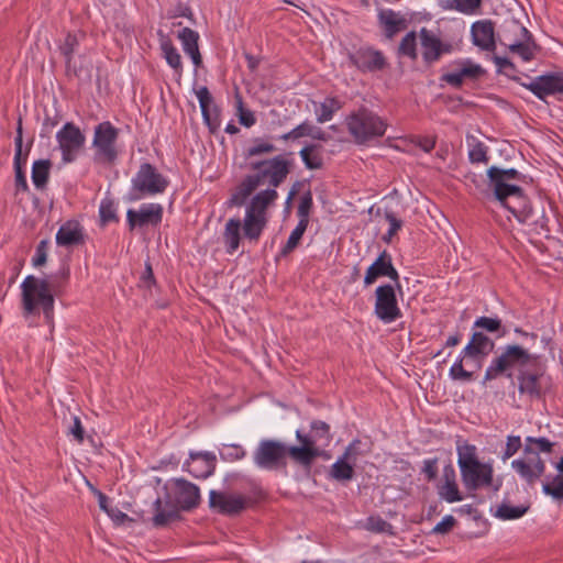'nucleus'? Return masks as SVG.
Segmentation results:
<instances>
[{
    "instance_id": "1",
    "label": "nucleus",
    "mask_w": 563,
    "mask_h": 563,
    "mask_svg": "<svg viewBox=\"0 0 563 563\" xmlns=\"http://www.w3.org/2000/svg\"><path fill=\"white\" fill-rule=\"evenodd\" d=\"M291 167L292 162L283 154L268 159L251 161L249 168L254 173L246 175L235 187L228 205L230 207H242L260 186L267 185V188L276 190L287 179Z\"/></svg>"
},
{
    "instance_id": "2",
    "label": "nucleus",
    "mask_w": 563,
    "mask_h": 563,
    "mask_svg": "<svg viewBox=\"0 0 563 563\" xmlns=\"http://www.w3.org/2000/svg\"><path fill=\"white\" fill-rule=\"evenodd\" d=\"M164 496L153 503V526L163 528L180 518V511H190L200 504L199 487L185 479L172 478L163 487Z\"/></svg>"
},
{
    "instance_id": "3",
    "label": "nucleus",
    "mask_w": 563,
    "mask_h": 563,
    "mask_svg": "<svg viewBox=\"0 0 563 563\" xmlns=\"http://www.w3.org/2000/svg\"><path fill=\"white\" fill-rule=\"evenodd\" d=\"M21 310L25 320L42 312L46 323L54 318L56 285L49 277L27 275L20 285Z\"/></svg>"
},
{
    "instance_id": "4",
    "label": "nucleus",
    "mask_w": 563,
    "mask_h": 563,
    "mask_svg": "<svg viewBox=\"0 0 563 563\" xmlns=\"http://www.w3.org/2000/svg\"><path fill=\"white\" fill-rule=\"evenodd\" d=\"M300 445H291V460L300 465L309 466L321 455V446H328L332 441L330 426L321 420L310 423L309 432L296 431Z\"/></svg>"
},
{
    "instance_id": "5",
    "label": "nucleus",
    "mask_w": 563,
    "mask_h": 563,
    "mask_svg": "<svg viewBox=\"0 0 563 563\" xmlns=\"http://www.w3.org/2000/svg\"><path fill=\"white\" fill-rule=\"evenodd\" d=\"M537 361V356L517 344H508L501 347L499 355L494 357L485 371L483 384L494 380L501 375L512 378V369L525 368Z\"/></svg>"
},
{
    "instance_id": "6",
    "label": "nucleus",
    "mask_w": 563,
    "mask_h": 563,
    "mask_svg": "<svg viewBox=\"0 0 563 563\" xmlns=\"http://www.w3.org/2000/svg\"><path fill=\"white\" fill-rule=\"evenodd\" d=\"M345 123L349 133L358 145L367 144L382 137L387 130L385 119L365 107L349 114Z\"/></svg>"
},
{
    "instance_id": "7",
    "label": "nucleus",
    "mask_w": 563,
    "mask_h": 563,
    "mask_svg": "<svg viewBox=\"0 0 563 563\" xmlns=\"http://www.w3.org/2000/svg\"><path fill=\"white\" fill-rule=\"evenodd\" d=\"M169 180L151 163H142L131 179L129 201H139L165 192Z\"/></svg>"
},
{
    "instance_id": "8",
    "label": "nucleus",
    "mask_w": 563,
    "mask_h": 563,
    "mask_svg": "<svg viewBox=\"0 0 563 563\" xmlns=\"http://www.w3.org/2000/svg\"><path fill=\"white\" fill-rule=\"evenodd\" d=\"M520 223L531 225L537 234L549 233V219L545 216L544 207L541 206L537 210L529 199L525 196L523 190L514 196L510 200L503 205Z\"/></svg>"
},
{
    "instance_id": "9",
    "label": "nucleus",
    "mask_w": 563,
    "mask_h": 563,
    "mask_svg": "<svg viewBox=\"0 0 563 563\" xmlns=\"http://www.w3.org/2000/svg\"><path fill=\"white\" fill-rule=\"evenodd\" d=\"M288 456L291 459V445L272 439L261 440L252 455L254 464L265 471L285 468Z\"/></svg>"
},
{
    "instance_id": "10",
    "label": "nucleus",
    "mask_w": 563,
    "mask_h": 563,
    "mask_svg": "<svg viewBox=\"0 0 563 563\" xmlns=\"http://www.w3.org/2000/svg\"><path fill=\"white\" fill-rule=\"evenodd\" d=\"M120 131L110 121H102L93 129L95 161L112 164L119 156L117 142Z\"/></svg>"
},
{
    "instance_id": "11",
    "label": "nucleus",
    "mask_w": 563,
    "mask_h": 563,
    "mask_svg": "<svg viewBox=\"0 0 563 563\" xmlns=\"http://www.w3.org/2000/svg\"><path fill=\"white\" fill-rule=\"evenodd\" d=\"M518 393L530 401L541 399L548 388L544 368L536 362L517 373Z\"/></svg>"
},
{
    "instance_id": "12",
    "label": "nucleus",
    "mask_w": 563,
    "mask_h": 563,
    "mask_svg": "<svg viewBox=\"0 0 563 563\" xmlns=\"http://www.w3.org/2000/svg\"><path fill=\"white\" fill-rule=\"evenodd\" d=\"M374 314L384 324L393 323L402 317L395 285L383 284L375 289Z\"/></svg>"
},
{
    "instance_id": "13",
    "label": "nucleus",
    "mask_w": 563,
    "mask_h": 563,
    "mask_svg": "<svg viewBox=\"0 0 563 563\" xmlns=\"http://www.w3.org/2000/svg\"><path fill=\"white\" fill-rule=\"evenodd\" d=\"M56 141L62 152V161L68 164L77 159L86 143V136L75 123L67 122L56 133Z\"/></svg>"
},
{
    "instance_id": "14",
    "label": "nucleus",
    "mask_w": 563,
    "mask_h": 563,
    "mask_svg": "<svg viewBox=\"0 0 563 563\" xmlns=\"http://www.w3.org/2000/svg\"><path fill=\"white\" fill-rule=\"evenodd\" d=\"M511 468L522 482L534 486L545 473V461L528 448L523 449L518 459L511 461Z\"/></svg>"
},
{
    "instance_id": "15",
    "label": "nucleus",
    "mask_w": 563,
    "mask_h": 563,
    "mask_svg": "<svg viewBox=\"0 0 563 563\" xmlns=\"http://www.w3.org/2000/svg\"><path fill=\"white\" fill-rule=\"evenodd\" d=\"M461 478L464 487L470 492L481 488L492 487L494 492H498L501 482L494 483V468L490 463L479 462L474 466L461 472Z\"/></svg>"
},
{
    "instance_id": "16",
    "label": "nucleus",
    "mask_w": 563,
    "mask_h": 563,
    "mask_svg": "<svg viewBox=\"0 0 563 563\" xmlns=\"http://www.w3.org/2000/svg\"><path fill=\"white\" fill-rule=\"evenodd\" d=\"M247 501L249 498L239 494L218 492L214 489L209 493V507L221 515H239L246 508Z\"/></svg>"
},
{
    "instance_id": "17",
    "label": "nucleus",
    "mask_w": 563,
    "mask_h": 563,
    "mask_svg": "<svg viewBox=\"0 0 563 563\" xmlns=\"http://www.w3.org/2000/svg\"><path fill=\"white\" fill-rule=\"evenodd\" d=\"M380 277H388L401 290L399 273L393 264L391 255L386 250L367 268L364 276V285L366 287L371 286Z\"/></svg>"
},
{
    "instance_id": "18",
    "label": "nucleus",
    "mask_w": 563,
    "mask_h": 563,
    "mask_svg": "<svg viewBox=\"0 0 563 563\" xmlns=\"http://www.w3.org/2000/svg\"><path fill=\"white\" fill-rule=\"evenodd\" d=\"M351 63L363 73H375L387 66L383 52L372 46H362L349 54Z\"/></svg>"
},
{
    "instance_id": "19",
    "label": "nucleus",
    "mask_w": 563,
    "mask_h": 563,
    "mask_svg": "<svg viewBox=\"0 0 563 563\" xmlns=\"http://www.w3.org/2000/svg\"><path fill=\"white\" fill-rule=\"evenodd\" d=\"M163 206L161 203H143L139 210L129 209L126 221L130 230L143 228L146 225H158L163 220Z\"/></svg>"
},
{
    "instance_id": "20",
    "label": "nucleus",
    "mask_w": 563,
    "mask_h": 563,
    "mask_svg": "<svg viewBox=\"0 0 563 563\" xmlns=\"http://www.w3.org/2000/svg\"><path fill=\"white\" fill-rule=\"evenodd\" d=\"M538 99L545 100L548 96L563 93V73H550L532 79L529 84H522Z\"/></svg>"
},
{
    "instance_id": "21",
    "label": "nucleus",
    "mask_w": 563,
    "mask_h": 563,
    "mask_svg": "<svg viewBox=\"0 0 563 563\" xmlns=\"http://www.w3.org/2000/svg\"><path fill=\"white\" fill-rule=\"evenodd\" d=\"M419 37L422 59L427 65L438 62L443 54L451 52V45L443 43L433 31L422 27Z\"/></svg>"
},
{
    "instance_id": "22",
    "label": "nucleus",
    "mask_w": 563,
    "mask_h": 563,
    "mask_svg": "<svg viewBox=\"0 0 563 563\" xmlns=\"http://www.w3.org/2000/svg\"><path fill=\"white\" fill-rule=\"evenodd\" d=\"M195 95L199 101L201 115L205 124L211 132H216L221 124L220 110L214 104L213 97L208 87L200 86L194 89Z\"/></svg>"
},
{
    "instance_id": "23",
    "label": "nucleus",
    "mask_w": 563,
    "mask_h": 563,
    "mask_svg": "<svg viewBox=\"0 0 563 563\" xmlns=\"http://www.w3.org/2000/svg\"><path fill=\"white\" fill-rule=\"evenodd\" d=\"M216 463L212 452H191L183 468L196 478H207L213 474Z\"/></svg>"
},
{
    "instance_id": "24",
    "label": "nucleus",
    "mask_w": 563,
    "mask_h": 563,
    "mask_svg": "<svg viewBox=\"0 0 563 563\" xmlns=\"http://www.w3.org/2000/svg\"><path fill=\"white\" fill-rule=\"evenodd\" d=\"M56 244L63 247H75L85 244L86 233L81 223L77 220L64 222L55 236Z\"/></svg>"
},
{
    "instance_id": "25",
    "label": "nucleus",
    "mask_w": 563,
    "mask_h": 563,
    "mask_svg": "<svg viewBox=\"0 0 563 563\" xmlns=\"http://www.w3.org/2000/svg\"><path fill=\"white\" fill-rule=\"evenodd\" d=\"M495 349V342L483 331H474L470 342L462 350V356L472 360H482L488 356Z\"/></svg>"
},
{
    "instance_id": "26",
    "label": "nucleus",
    "mask_w": 563,
    "mask_h": 563,
    "mask_svg": "<svg viewBox=\"0 0 563 563\" xmlns=\"http://www.w3.org/2000/svg\"><path fill=\"white\" fill-rule=\"evenodd\" d=\"M471 35L474 45L483 51H495V27L490 20H481L472 24Z\"/></svg>"
},
{
    "instance_id": "27",
    "label": "nucleus",
    "mask_w": 563,
    "mask_h": 563,
    "mask_svg": "<svg viewBox=\"0 0 563 563\" xmlns=\"http://www.w3.org/2000/svg\"><path fill=\"white\" fill-rule=\"evenodd\" d=\"M438 494L446 503H456L463 499L456 484V473L454 467L449 464L443 467L442 481L438 485Z\"/></svg>"
},
{
    "instance_id": "28",
    "label": "nucleus",
    "mask_w": 563,
    "mask_h": 563,
    "mask_svg": "<svg viewBox=\"0 0 563 563\" xmlns=\"http://www.w3.org/2000/svg\"><path fill=\"white\" fill-rule=\"evenodd\" d=\"M529 37V30L515 19L506 20L497 33L499 43L507 48L514 46L518 41Z\"/></svg>"
},
{
    "instance_id": "29",
    "label": "nucleus",
    "mask_w": 563,
    "mask_h": 563,
    "mask_svg": "<svg viewBox=\"0 0 563 563\" xmlns=\"http://www.w3.org/2000/svg\"><path fill=\"white\" fill-rule=\"evenodd\" d=\"M15 144V153L13 159V166L15 172V186L18 189L22 191H26L29 189V185L26 181V176L23 170V167L26 165V155H22V120H19L16 128V136L14 140Z\"/></svg>"
},
{
    "instance_id": "30",
    "label": "nucleus",
    "mask_w": 563,
    "mask_h": 563,
    "mask_svg": "<svg viewBox=\"0 0 563 563\" xmlns=\"http://www.w3.org/2000/svg\"><path fill=\"white\" fill-rule=\"evenodd\" d=\"M378 22L385 36L389 40L407 27V20L391 9H382L378 12Z\"/></svg>"
},
{
    "instance_id": "31",
    "label": "nucleus",
    "mask_w": 563,
    "mask_h": 563,
    "mask_svg": "<svg viewBox=\"0 0 563 563\" xmlns=\"http://www.w3.org/2000/svg\"><path fill=\"white\" fill-rule=\"evenodd\" d=\"M278 199L277 190L266 188L255 194L246 206L245 212L267 217V208Z\"/></svg>"
},
{
    "instance_id": "32",
    "label": "nucleus",
    "mask_w": 563,
    "mask_h": 563,
    "mask_svg": "<svg viewBox=\"0 0 563 563\" xmlns=\"http://www.w3.org/2000/svg\"><path fill=\"white\" fill-rule=\"evenodd\" d=\"M178 38L184 52L191 58L194 65L200 67L202 58L198 46L199 33L190 27H184L178 33Z\"/></svg>"
},
{
    "instance_id": "33",
    "label": "nucleus",
    "mask_w": 563,
    "mask_h": 563,
    "mask_svg": "<svg viewBox=\"0 0 563 563\" xmlns=\"http://www.w3.org/2000/svg\"><path fill=\"white\" fill-rule=\"evenodd\" d=\"M489 187L493 189L495 198L501 203L505 205L508 200H510L514 196L520 194V188L517 185L510 184L508 180L498 177L497 175L488 176Z\"/></svg>"
},
{
    "instance_id": "34",
    "label": "nucleus",
    "mask_w": 563,
    "mask_h": 563,
    "mask_svg": "<svg viewBox=\"0 0 563 563\" xmlns=\"http://www.w3.org/2000/svg\"><path fill=\"white\" fill-rule=\"evenodd\" d=\"M268 222L267 217L263 216H255L249 212H245L244 219H243V234L245 239L250 241L257 242L266 228Z\"/></svg>"
},
{
    "instance_id": "35",
    "label": "nucleus",
    "mask_w": 563,
    "mask_h": 563,
    "mask_svg": "<svg viewBox=\"0 0 563 563\" xmlns=\"http://www.w3.org/2000/svg\"><path fill=\"white\" fill-rule=\"evenodd\" d=\"M241 220L239 218H231L227 221L223 231V241L228 254H234L241 241Z\"/></svg>"
},
{
    "instance_id": "36",
    "label": "nucleus",
    "mask_w": 563,
    "mask_h": 563,
    "mask_svg": "<svg viewBox=\"0 0 563 563\" xmlns=\"http://www.w3.org/2000/svg\"><path fill=\"white\" fill-rule=\"evenodd\" d=\"M159 47L163 53V57L166 59V63L174 69L175 74L180 77L183 74L181 56L177 48L174 46L173 42L167 36H165L163 33H159Z\"/></svg>"
},
{
    "instance_id": "37",
    "label": "nucleus",
    "mask_w": 563,
    "mask_h": 563,
    "mask_svg": "<svg viewBox=\"0 0 563 563\" xmlns=\"http://www.w3.org/2000/svg\"><path fill=\"white\" fill-rule=\"evenodd\" d=\"M456 452L460 472L481 462L477 456V448L474 444L467 442L459 444Z\"/></svg>"
},
{
    "instance_id": "38",
    "label": "nucleus",
    "mask_w": 563,
    "mask_h": 563,
    "mask_svg": "<svg viewBox=\"0 0 563 563\" xmlns=\"http://www.w3.org/2000/svg\"><path fill=\"white\" fill-rule=\"evenodd\" d=\"M52 163L49 159H38L32 165V181L36 189L43 190L48 181Z\"/></svg>"
},
{
    "instance_id": "39",
    "label": "nucleus",
    "mask_w": 563,
    "mask_h": 563,
    "mask_svg": "<svg viewBox=\"0 0 563 563\" xmlns=\"http://www.w3.org/2000/svg\"><path fill=\"white\" fill-rule=\"evenodd\" d=\"M353 466L354 464L350 460L343 459L341 455L335 463L332 464L329 475L338 482H349L354 477Z\"/></svg>"
},
{
    "instance_id": "40",
    "label": "nucleus",
    "mask_w": 563,
    "mask_h": 563,
    "mask_svg": "<svg viewBox=\"0 0 563 563\" xmlns=\"http://www.w3.org/2000/svg\"><path fill=\"white\" fill-rule=\"evenodd\" d=\"M473 328L496 334L497 338H503L507 333V329L503 325L501 319L498 317H478L474 321Z\"/></svg>"
},
{
    "instance_id": "41",
    "label": "nucleus",
    "mask_w": 563,
    "mask_h": 563,
    "mask_svg": "<svg viewBox=\"0 0 563 563\" xmlns=\"http://www.w3.org/2000/svg\"><path fill=\"white\" fill-rule=\"evenodd\" d=\"M277 151V147L268 139L256 137L252 140L251 145L245 150L246 158H254L257 156L271 154Z\"/></svg>"
},
{
    "instance_id": "42",
    "label": "nucleus",
    "mask_w": 563,
    "mask_h": 563,
    "mask_svg": "<svg viewBox=\"0 0 563 563\" xmlns=\"http://www.w3.org/2000/svg\"><path fill=\"white\" fill-rule=\"evenodd\" d=\"M342 108L341 102L336 98H327L316 109L317 121L324 123L332 120L334 113Z\"/></svg>"
},
{
    "instance_id": "43",
    "label": "nucleus",
    "mask_w": 563,
    "mask_h": 563,
    "mask_svg": "<svg viewBox=\"0 0 563 563\" xmlns=\"http://www.w3.org/2000/svg\"><path fill=\"white\" fill-rule=\"evenodd\" d=\"M511 53L519 55L522 60L530 62L534 58V52L537 49V45L533 42L532 34L530 33L529 38H522L514 44V46L508 47Z\"/></svg>"
},
{
    "instance_id": "44",
    "label": "nucleus",
    "mask_w": 563,
    "mask_h": 563,
    "mask_svg": "<svg viewBox=\"0 0 563 563\" xmlns=\"http://www.w3.org/2000/svg\"><path fill=\"white\" fill-rule=\"evenodd\" d=\"M529 509V506L517 505L512 506L508 503H501L496 510L495 516L503 520H515L521 518Z\"/></svg>"
},
{
    "instance_id": "45",
    "label": "nucleus",
    "mask_w": 563,
    "mask_h": 563,
    "mask_svg": "<svg viewBox=\"0 0 563 563\" xmlns=\"http://www.w3.org/2000/svg\"><path fill=\"white\" fill-rule=\"evenodd\" d=\"M555 443L544 437H527L523 449H530L531 452L540 455V453H551Z\"/></svg>"
},
{
    "instance_id": "46",
    "label": "nucleus",
    "mask_w": 563,
    "mask_h": 563,
    "mask_svg": "<svg viewBox=\"0 0 563 563\" xmlns=\"http://www.w3.org/2000/svg\"><path fill=\"white\" fill-rule=\"evenodd\" d=\"M464 358H468L467 356H462V352L455 360V362L452 364L449 371V376L452 380L462 382V383H468L474 379L473 373L466 371L463 367V361Z\"/></svg>"
},
{
    "instance_id": "47",
    "label": "nucleus",
    "mask_w": 563,
    "mask_h": 563,
    "mask_svg": "<svg viewBox=\"0 0 563 563\" xmlns=\"http://www.w3.org/2000/svg\"><path fill=\"white\" fill-rule=\"evenodd\" d=\"M398 54L401 56H407L412 60L417 59L418 52L416 32L411 31L402 37L398 47Z\"/></svg>"
},
{
    "instance_id": "48",
    "label": "nucleus",
    "mask_w": 563,
    "mask_h": 563,
    "mask_svg": "<svg viewBox=\"0 0 563 563\" xmlns=\"http://www.w3.org/2000/svg\"><path fill=\"white\" fill-rule=\"evenodd\" d=\"M308 224L309 223H307V222L298 221L296 228L291 231L286 244L280 250L282 255L285 256V255L289 254L298 246L302 235L305 234V232L308 228Z\"/></svg>"
},
{
    "instance_id": "49",
    "label": "nucleus",
    "mask_w": 563,
    "mask_h": 563,
    "mask_svg": "<svg viewBox=\"0 0 563 563\" xmlns=\"http://www.w3.org/2000/svg\"><path fill=\"white\" fill-rule=\"evenodd\" d=\"M317 147H318L317 145L311 144V145L305 146L299 152V155H300L301 161L303 162L305 166L311 170L321 168L322 164H323L322 157L319 154L314 153Z\"/></svg>"
},
{
    "instance_id": "50",
    "label": "nucleus",
    "mask_w": 563,
    "mask_h": 563,
    "mask_svg": "<svg viewBox=\"0 0 563 563\" xmlns=\"http://www.w3.org/2000/svg\"><path fill=\"white\" fill-rule=\"evenodd\" d=\"M219 455L222 461L236 462L245 457L246 451L240 444H222L219 449Z\"/></svg>"
},
{
    "instance_id": "51",
    "label": "nucleus",
    "mask_w": 563,
    "mask_h": 563,
    "mask_svg": "<svg viewBox=\"0 0 563 563\" xmlns=\"http://www.w3.org/2000/svg\"><path fill=\"white\" fill-rule=\"evenodd\" d=\"M79 45L77 36L73 33H67L64 43L59 46L60 54L65 59L66 67H70V63L74 58V53Z\"/></svg>"
},
{
    "instance_id": "52",
    "label": "nucleus",
    "mask_w": 563,
    "mask_h": 563,
    "mask_svg": "<svg viewBox=\"0 0 563 563\" xmlns=\"http://www.w3.org/2000/svg\"><path fill=\"white\" fill-rule=\"evenodd\" d=\"M448 8L464 14H474L482 4V0H446Z\"/></svg>"
},
{
    "instance_id": "53",
    "label": "nucleus",
    "mask_w": 563,
    "mask_h": 563,
    "mask_svg": "<svg viewBox=\"0 0 563 563\" xmlns=\"http://www.w3.org/2000/svg\"><path fill=\"white\" fill-rule=\"evenodd\" d=\"M545 495L551 496L556 500L563 499V473H559L552 478L551 482H545L542 486Z\"/></svg>"
},
{
    "instance_id": "54",
    "label": "nucleus",
    "mask_w": 563,
    "mask_h": 563,
    "mask_svg": "<svg viewBox=\"0 0 563 563\" xmlns=\"http://www.w3.org/2000/svg\"><path fill=\"white\" fill-rule=\"evenodd\" d=\"M99 216L103 224L118 221L114 202L110 199H102L99 206Z\"/></svg>"
},
{
    "instance_id": "55",
    "label": "nucleus",
    "mask_w": 563,
    "mask_h": 563,
    "mask_svg": "<svg viewBox=\"0 0 563 563\" xmlns=\"http://www.w3.org/2000/svg\"><path fill=\"white\" fill-rule=\"evenodd\" d=\"M296 128H297V130L300 131V132H298V139L303 137V136H310L314 140L327 141L325 133L320 128L312 125L308 121L300 123Z\"/></svg>"
},
{
    "instance_id": "56",
    "label": "nucleus",
    "mask_w": 563,
    "mask_h": 563,
    "mask_svg": "<svg viewBox=\"0 0 563 563\" xmlns=\"http://www.w3.org/2000/svg\"><path fill=\"white\" fill-rule=\"evenodd\" d=\"M313 206L312 194L310 190L305 192L301 198L297 209V216L299 221L309 223V213Z\"/></svg>"
},
{
    "instance_id": "57",
    "label": "nucleus",
    "mask_w": 563,
    "mask_h": 563,
    "mask_svg": "<svg viewBox=\"0 0 563 563\" xmlns=\"http://www.w3.org/2000/svg\"><path fill=\"white\" fill-rule=\"evenodd\" d=\"M493 60L497 67V73L507 76L508 78L516 79L515 74L517 68L515 64L507 57L494 56Z\"/></svg>"
},
{
    "instance_id": "58",
    "label": "nucleus",
    "mask_w": 563,
    "mask_h": 563,
    "mask_svg": "<svg viewBox=\"0 0 563 563\" xmlns=\"http://www.w3.org/2000/svg\"><path fill=\"white\" fill-rule=\"evenodd\" d=\"M468 158L472 163H487V146L483 142L477 141L468 151Z\"/></svg>"
},
{
    "instance_id": "59",
    "label": "nucleus",
    "mask_w": 563,
    "mask_h": 563,
    "mask_svg": "<svg viewBox=\"0 0 563 563\" xmlns=\"http://www.w3.org/2000/svg\"><path fill=\"white\" fill-rule=\"evenodd\" d=\"M522 446L521 438L519 435H508L506 446L501 454V460L507 461L514 456Z\"/></svg>"
},
{
    "instance_id": "60",
    "label": "nucleus",
    "mask_w": 563,
    "mask_h": 563,
    "mask_svg": "<svg viewBox=\"0 0 563 563\" xmlns=\"http://www.w3.org/2000/svg\"><path fill=\"white\" fill-rule=\"evenodd\" d=\"M494 175H497L498 177H501L508 181L519 180L522 177V175L515 168L501 169L499 167L492 166L487 170V176H494Z\"/></svg>"
},
{
    "instance_id": "61",
    "label": "nucleus",
    "mask_w": 563,
    "mask_h": 563,
    "mask_svg": "<svg viewBox=\"0 0 563 563\" xmlns=\"http://www.w3.org/2000/svg\"><path fill=\"white\" fill-rule=\"evenodd\" d=\"M47 249L48 242L46 240H42L35 249V254L32 258V264L35 267L42 266L47 261Z\"/></svg>"
},
{
    "instance_id": "62",
    "label": "nucleus",
    "mask_w": 563,
    "mask_h": 563,
    "mask_svg": "<svg viewBox=\"0 0 563 563\" xmlns=\"http://www.w3.org/2000/svg\"><path fill=\"white\" fill-rule=\"evenodd\" d=\"M238 110H239V121L242 125L246 128H251L255 124L256 119L252 111L243 108V101L241 97H238Z\"/></svg>"
},
{
    "instance_id": "63",
    "label": "nucleus",
    "mask_w": 563,
    "mask_h": 563,
    "mask_svg": "<svg viewBox=\"0 0 563 563\" xmlns=\"http://www.w3.org/2000/svg\"><path fill=\"white\" fill-rule=\"evenodd\" d=\"M462 77L470 78V79H476L483 74V69L479 65L474 64L470 60L463 63L462 67L459 69Z\"/></svg>"
},
{
    "instance_id": "64",
    "label": "nucleus",
    "mask_w": 563,
    "mask_h": 563,
    "mask_svg": "<svg viewBox=\"0 0 563 563\" xmlns=\"http://www.w3.org/2000/svg\"><path fill=\"white\" fill-rule=\"evenodd\" d=\"M456 523V519L452 515H446L432 529L433 534H446Z\"/></svg>"
}]
</instances>
